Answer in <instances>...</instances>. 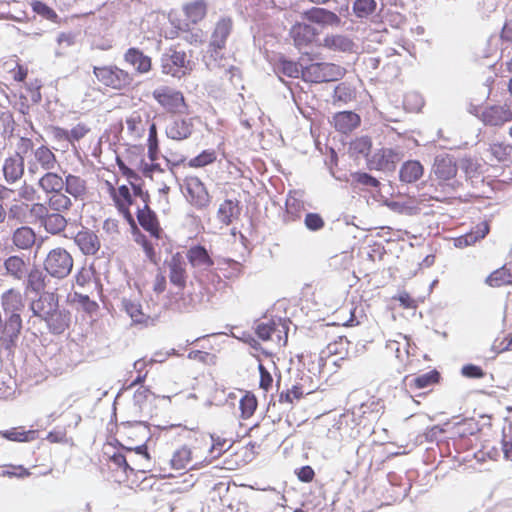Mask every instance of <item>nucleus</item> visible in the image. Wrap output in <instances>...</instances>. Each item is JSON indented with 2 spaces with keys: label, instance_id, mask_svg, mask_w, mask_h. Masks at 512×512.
<instances>
[{
  "label": "nucleus",
  "instance_id": "obj_1",
  "mask_svg": "<svg viewBox=\"0 0 512 512\" xmlns=\"http://www.w3.org/2000/svg\"><path fill=\"white\" fill-rule=\"evenodd\" d=\"M1 305L4 314L3 335L0 336V349L7 356H14L23 328L21 312L24 310L23 298L19 292L10 289L3 293Z\"/></svg>",
  "mask_w": 512,
  "mask_h": 512
},
{
  "label": "nucleus",
  "instance_id": "obj_2",
  "mask_svg": "<svg viewBox=\"0 0 512 512\" xmlns=\"http://www.w3.org/2000/svg\"><path fill=\"white\" fill-rule=\"evenodd\" d=\"M33 316L44 321L48 331L53 335H61L71 323L70 311L59 305V297L55 292H44L38 299L30 303Z\"/></svg>",
  "mask_w": 512,
  "mask_h": 512
},
{
  "label": "nucleus",
  "instance_id": "obj_3",
  "mask_svg": "<svg viewBox=\"0 0 512 512\" xmlns=\"http://www.w3.org/2000/svg\"><path fill=\"white\" fill-rule=\"evenodd\" d=\"M93 74L100 83L115 90L125 89L133 81L128 72L115 65L94 66Z\"/></svg>",
  "mask_w": 512,
  "mask_h": 512
},
{
  "label": "nucleus",
  "instance_id": "obj_4",
  "mask_svg": "<svg viewBox=\"0 0 512 512\" xmlns=\"http://www.w3.org/2000/svg\"><path fill=\"white\" fill-rule=\"evenodd\" d=\"M73 267L72 256L64 248H55L46 256L45 271L52 277L62 279L68 276Z\"/></svg>",
  "mask_w": 512,
  "mask_h": 512
},
{
  "label": "nucleus",
  "instance_id": "obj_5",
  "mask_svg": "<svg viewBox=\"0 0 512 512\" xmlns=\"http://www.w3.org/2000/svg\"><path fill=\"white\" fill-rule=\"evenodd\" d=\"M153 98L171 114H183L187 112V104L182 92L162 86L152 92Z\"/></svg>",
  "mask_w": 512,
  "mask_h": 512
},
{
  "label": "nucleus",
  "instance_id": "obj_6",
  "mask_svg": "<svg viewBox=\"0 0 512 512\" xmlns=\"http://www.w3.org/2000/svg\"><path fill=\"white\" fill-rule=\"evenodd\" d=\"M189 203L197 210H205L211 202V197L205 184L198 177H191L185 183Z\"/></svg>",
  "mask_w": 512,
  "mask_h": 512
},
{
  "label": "nucleus",
  "instance_id": "obj_7",
  "mask_svg": "<svg viewBox=\"0 0 512 512\" xmlns=\"http://www.w3.org/2000/svg\"><path fill=\"white\" fill-rule=\"evenodd\" d=\"M232 28L233 22L229 17H222L216 23L209 42V51L211 52V56L215 59L225 48L226 41L232 32Z\"/></svg>",
  "mask_w": 512,
  "mask_h": 512
},
{
  "label": "nucleus",
  "instance_id": "obj_8",
  "mask_svg": "<svg viewBox=\"0 0 512 512\" xmlns=\"http://www.w3.org/2000/svg\"><path fill=\"white\" fill-rule=\"evenodd\" d=\"M186 53L184 51H177L170 48L167 52L161 55V70L162 73L180 78L185 74L182 71L186 64Z\"/></svg>",
  "mask_w": 512,
  "mask_h": 512
},
{
  "label": "nucleus",
  "instance_id": "obj_9",
  "mask_svg": "<svg viewBox=\"0 0 512 512\" xmlns=\"http://www.w3.org/2000/svg\"><path fill=\"white\" fill-rule=\"evenodd\" d=\"M383 405L379 400L369 399L366 402L361 403L359 406L352 408V421L356 425L366 426L367 422L374 421L378 418L380 410Z\"/></svg>",
  "mask_w": 512,
  "mask_h": 512
},
{
  "label": "nucleus",
  "instance_id": "obj_10",
  "mask_svg": "<svg viewBox=\"0 0 512 512\" xmlns=\"http://www.w3.org/2000/svg\"><path fill=\"white\" fill-rule=\"evenodd\" d=\"M399 160L400 153L397 150L382 148L374 153L370 159H367V164L370 170L392 171Z\"/></svg>",
  "mask_w": 512,
  "mask_h": 512
},
{
  "label": "nucleus",
  "instance_id": "obj_11",
  "mask_svg": "<svg viewBox=\"0 0 512 512\" xmlns=\"http://www.w3.org/2000/svg\"><path fill=\"white\" fill-rule=\"evenodd\" d=\"M33 210L41 218V223L48 233L58 234L66 228L67 220L60 212L55 211L49 214L47 207L43 204H35Z\"/></svg>",
  "mask_w": 512,
  "mask_h": 512
},
{
  "label": "nucleus",
  "instance_id": "obj_12",
  "mask_svg": "<svg viewBox=\"0 0 512 512\" xmlns=\"http://www.w3.org/2000/svg\"><path fill=\"white\" fill-rule=\"evenodd\" d=\"M136 217L139 225L155 239L162 237L163 230L160 226L158 216L150 206L137 207Z\"/></svg>",
  "mask_w": 512,
  "mask_h": 512
},
{
  "label": "nucleus",
  "instance_id": "obj_13",
  "mask_svg": "<svg viewBox=\"0 0 512 512\" xmlns=\"http://www.w3.org/2000/svg\"><path fill=\"white\" fill-rule=\"evenodd\" d=\"M441 374L438 370L432 369L428 372L412 377L407 375L403 379V385L409 392L421 390L439 383Z\"/></svg>",
  "mask_w": 512,
  "mask_h": 512
},
{
  "label": "nucleus",
  "instance_id": "obj_14",
  "mask_svg": "<svg viewBox=\"0 0 512 512\" xmlns=\"http://www.w3.org/2000/svg\"><path fill=\"white\" fill-rule=\"evenodd\" d=\"M318 31L311 24L296 22L290 29V36L298 49L309 46L315 39Z\"/></svg>",
  "mask_w": 512,
  "mask_h": 512
},
{
  "label": "nucleus",
  "instance_id": "obj_15",
  "mask_svg": "<svg viewBox=\"0 0 512 512\" xmlns=\"http://www.w3.org/2000/svg\"><path fill=\"white\" fill-rule=\"evenodd\" d=\"M193 128L192 118H175L167 124L165 133L169 139L182 141L192 135Z\"/></svg>",
  "mask_w": 512,
  "mask_h": 512
},
{
  "label": "nucleus",
  "instance_id": "obj_16",
  "mask_svg": "<svg viewBox=\"0 0 512 512\" xmlns=\"http://www.w3.org/2000/svg\"><path fill=\"white\" fill-rule=\"evenodd\" d=\"M458 166L455 158L449 154L437 155L434 159L433 171L438 179L450 180L457 174Z\"/></svg>",
  "mask_w": 512,
  "mask_h": 512
},
{
  "label": "nucleus",
  "instance_id": "obj_17",
  "mask_svg": "<svg viewBox=\"0 0 512 512\" xmlns=\"http://www.w3.org/2000/svg\"><path fill=\"white\" fill-rule=\"evenodd\" d=\"M305 18L321 26H339L341 18L333 11L321 7H313L304 12Z\"/></svg>",
  "mask_w": 512,
  "mask_h": 512
},
{
  "label": "nucleus",
  "instance_id": "obj_18",
  "mask_svg": "<svg viewBox=\"0 0 512 512\" xmlns=\"http://www.w3.org/2000/svg\"><path fill=\"white\" fill-rule=\"evenodd\" d=\"M482 120L485 125L502 126L512 120V111L507 106H489L482 112Z\"/></svg>",
  "mask_w": 512,
  "mask_h": 512
},
{
  "label": "nucleus",
  "instance_id": "obj_19",
  "mask_svg": "<svg viewBox=\"0 0 512 512\" xmlns=\"http://www.w3.org/2000/svg\"><path fill=\"white\" fill-rule=\"evenodd\" d=\"M321 45L328 50L342 53H353L356 48L354 41L343 34H327Z\"/></svg>",
  "mask_w": 512,
  "mask_h": 512
},
{
  "label": "nucleus",
  "instance_id": "obj_20",
  "mask_svg": "<svg viewBox=\"0 0 512 512\" xmlns=\"http://www.w3.org/2000/svg\"><path fill=\"white\" fill-rule=\"evenodd\" d=\"M288 324L285 319H269L266 322H259L255 327V334L262 341H268L275 332L287 334Z\"/></svg>",
  "mask_w": 512,
  "mask_h": 512
},
{
  "label": "nucleus",
  "instance_id": "obj_21",
  "mask_svg": "<svg viewBox=\"0 0 512 512\" xmlns=\"http://www.w3.org/2000/svg\"><path fill=\"white\" fill-rule=\"evenodd\" d=\"M186 257L189 264L194 268H209L214 265V260L212 259L209 251L201 244L192 245L187 250Z\"/></svg>",
  "mask_w": 512,
  "mask_h": 512
},
{
  "label": "nucleus",
  "instance_id": "obj_22",
  "mask_svg": "<svg viewBox=\"0 0 512 512\" xmlns=\"http://www.w3.org/2000/svg\"><path fill=\"white\" fill-rule=\"evenodd\" d=\"M424 166L418 160H407L402 163L399 170V180L405 184H412L421 179Z\"/></svg>",
  "mask_w": 512,
  "mask_h": 512
},
{
  "label": "nucleus",
  "instance_id": "obj_23",
  "mask_svg": "<svg viewBox=\"0 0 512 512\" xmlns=\"http://www.w3.org/2000/svg\"><path fill=\"white\" fill-rule=\"evenodd\" d=\"M74 242L85 255H94L100 248L98 236L90 230L79 231Z\"/></svg>",
  "mask_w": 512,
  "mask_h": 512
},
{
  "label": "nucleus",
  "instance_id": "obj_24",
  "mask_svg": "<svg viewBox=\"0 0 512 512\" xmlns=\"http://www.w3.org/2000/svg\"><path fill=\"white\" fill-rule=\"evenodd\" d=\"M360 116L354 111H340L334 114L333 124L337 131L348 133L360 124Z\"/></svg>",
  "mask_w": 512,
  "mask_h": 512
},
{
  "label": "nucleus",
  "instance_id": "obj_25",
  "mask_svg": "<svg viewBox=\"0 0 512 512\" xmlns=\"http://www.w3.org/2000/svg\"><path fill=\"white\" fill-rule=\"evenodd\" d=\"M490 227L487 222H481L473 227L469 232L457 237L454 240V245L457 248H465L477 241L483 239L489 233Z\"/></svg>",
  "mask_w": 512,
  "mask_h": 512
},
{
  "label": "nucleus",
  "instance_id": "obj_26",
  "mask_svg": "<svg viewBox=\"0 0 512 512\" xmlns=\"http://www.w3.org/2000/svg\"><path fill=\"white\" fill-rule=\"evenodd\" d=\"M490 227L487 222H481L473 227L469 232L457 237L454 240V245L457 248H465L477 241L483 239L489 233Z\"/></svg>",
  "mask_w": 512,
  "mask_h": 512
},
{
  "label": "nucleus",
  "instance_id": "obj_27",
  "mask_svg": "<svg viewBox=\"0 0 512 512\" xmlns=\"http://www.w3.org/2000/svg\"><path fill=\"white\" fill-rule=\"evenodd\" d=\"M490 227L487 222H481L473 227L469 232L457 237L454 240V245L457 248H465L477 241L483 239L489 233Z\"/></svg>",
  "mask_w": 512,
  "mask_h": 512
},
{
  "label": "nucleus",
  "instance_id": "obj_28",
  "mask_svg": "<svg viewBox=\"0 0 512 512\" xmlns=\"http://www.w3.org/2000/svg\"><path fill=\"white\" fill-rule=\"evenodd\" d=\"M124 58L126 62L131 64L138 73H147L151 70L152 60L149 56L145 55L142 50L136 47L129 48Z\"/></svg>",
  "mask_w": 512,
  "mask_h": 512
},
{
  "label": "nucleus",
  "instance_id": "obj_29",
  "mask_svg": "<svg viewBox=\"0 0 512 512\" xmlns=\"http://www.w3.org/2000/svg\"><path fill=\"white\" fill-rule=\"evenodd\" d=\"M241 213V206L238 200L226 199L220 204L217 211L218 220L228 226L234 219H237Z\"/></svg>",
  "mask_w": 512,
  "mask_h": 512
},
{
  "label": "nucleus",
  "instance_id": "obj_30",
  "mask_svg": "<svg viewBox=\"0 0 512 512\" xmlns=\"http://www.w3.org/2000/svg\"><path fill=\"white\" fill-rule=\"evenodd\" d=\"M169 279L180 289L186 286V270L179 254L173 255L169 262Z\"/></svg>",
  "mask_w": 512,
  "mask_h": 512
},
{
  "label": "nucleus",
  "instance_id": "obj_31",
  "mask_svg": "<svg viewBox=\"0 0 512 512\" xmlns=\"http://www.w3.org/2000/svg\"><path fill=\"white\" fill-rule=\"evenodd\" d=\"M64 190L67 194L71 195L74 199H83L86 191V181L80 176L68 173L64 179Z\"/></svg>",
  "mask_w": 512,
  "mask_h": 512
},
{
  "label": "nucleus",
  "instance_id": "obj_32",
  "mask_svg": "<svg viewBox=\"0 0 512 512\" xmlns=\"http://www.w3.org/2000/svg\"><path fill=\"white\" fill-rule=\"evenodd\" d=\"M274 72L280 80L282 79V76L298 78L299 75H301V70L299 69L298 63L284 55H281L275 62Z\"/></svg>",
  "mask_w": 512,
  "mask_h": 512
},
{
  "label": "nucleus",
  "instance_id": "obj_33",
  "mask_svg": "<svg viewBox=\"0 0 512 512\" xmlns=\"http://www.w3.org/2000/svg\"><path fill=\"white\" fill-rule=\"evenodd\" d=\"M39 187L46 193L52 194L64 190V179L52 170L47 171L39 180Z\"/></svg>",
  "mask_w": 512,
  "mask_h": 512
},
{
  "label": "nucleus",
  "instance_id": "obj_34",
  "mask_svg": "<svg viewBox=\"0 0 512 512\" xmlns=\"http://www.w3.org/2000/svg\"><path fill=\"white\" fill-rule=\"evenodd\" d=\"M24 173V159L15 156L5 160L3 165V174L7 182L14 183L22 177Z\"/></svg>",
  "mask_w": 512,
  "mask_h": 512
},
{
  "label": "nucleus",
  "instance_id": "obj_35",
  "mask_svg": "<svg viewBox=\"0 0 512 512\" xmlns=\"http://www.w3.org/2000/svg\"><path fill=\"white\" fill-rule=\"evenodd\" d=\"M122 310L131 318L133 324H147L149 316L145 315L142 305L134 300L123 298L121 301Z\"/></svg>",
  "mask_w": 512,
  "mask_h": 512
},
{
  "label": "nucleus",
  "instance_id": "obj_36",
  "mask_svg": "<svg viewBox=\"0 0 512 512\" xmlns=\"http://www.w3.org/2000/svg\"><path fill=\"white\" fill-rule=\"evenodd\" d=\"M0 436L8 441L31 442L37 439L38 431L34 429L25 430L23 427H13L0 431Z\"/></svg>",
  "mask_w": 512,
  "mask_h": 512
},
{
  "label": "nucleus",
  "instance_id": "obj_37",
  "mask_svg": "<svg viewBox=\"0 0 512 512\" xmlns=\"http://www.w3.org/2000/svg\"><path fill=\"white\" fill-rule=\"evenodd\" d=\"M36 240L34 230L29 226H21L17 228L12 236L13 244L19 249H29Z\"/></svg>",
  "mask_w": 512,
  "mask_h": 512
},
{
  "label": "nucleus",
  "instance_id": "obj_38",
  "mask_svg": "<svg viewBox=\"0 0 512 512\" xmlns=\"http://www.w3.org/2000/svg\"><path fill=\"white\" fill-rule=\"evenodd\" d=\"M207 2L205 0H194L187 3L184 7L186 17L193 23L197 24L203 20L207 14Z\"/></svg>",
  "mask_w": 512,
  "mask_h": 512
},
{
  "label": "nucleus",
  "instance_id": "obj_39",
  "mask_svg": "<svg viewBox=\"0 0 512 512\" xmlns=\"http://www.w3.org/2000/svg\"><path fill=\"white\" fill-rule=\"evenodd\" d=\"M387 480L391 486L397 488V490L394 491L395 501L403 500L405 497L408 496L409 491L411 489V484L408 481L403 482V480H407L406 478H404L403 476L399 475L396 472H389L387 474Z\"/></svg>",
  "mask_w": 512,
  "mask_h": 512
},
{
  "label": "nucleus",
  "instance_id": "obj_40",
  "mask_svg": "<svg viewBox=\"0 0 512 512\" xmlns=\"http://www.w3.org/2000/svg\"><path fill=\"white\" fill-rule=\"evenodd\" d=\"M4 268L8 275H11L16 279H22L27 272L26 262L18 255L8 257L4 261Z\"/></svg>",
  "mask_w": 512,
  "mask_h": 512
},
{
  "label": "nucleus",
  "instance_id": "obj_41",
  "mask_svg": "<svg viewBox=\"0 0 512 512\" xmlns=\"http://www.w3.org/2000/svg\"><path fill=\"white\" fill-rule=\"evenodd\" d=\"M485 283L490 287H501L512 284V273L503 265L490 273L486 277Z\"/></svg>",
  "mask_w": 512,
  "mask_h": 512
},
{
  "label": "nucleus",
  "instance_id": "obj_42",
  "mask_svg": "<svg viewBox=\"0 0 512 512\" xmlns=\"http://www.w3.org/2000/svg\"><path fill=\"white\" fill-rule=\"evenodd\" d=\"M34 157L37 163L46 171L53 170L57 166L55 154L45 145L38 147L34 151Z\"/></svg>",
  "mask_w": 512,
  "mask_h": 512
},
{
  "label": "nucleus",
  "instance_id": "obj_43",
  "mask_svg": "<svg viewBox=\"0 0 512 512\" xmlns=\"http://www.w3.org/2000/svg\"><path fill=\"white\" fill-rule=\"evenodd\" d=\"M453 434L457 435L460 440L465 439L467 436L476 435L480 430L479 423L473 418L464 419L462 422H457L453 426Z\"/></svg>",
  "mask_w": 512,
  "mask_h": 512
},
{
  "label": "nucleus",
  "instance_id": "obj_44",
  "mask_svg": "<svg viewBox=\"0 0 512 512\" xmlns=\"http://www.w3.org/2000/svg\"><path fill=\"white\" fill-rule=\"evenodd\" d=\"M243 265L232 259L223 258L218 262V270H220L225 278H236L242 274Z\"/></svg>",
  "mask_w": 512,
  "mask_h": 512
},
{
  "label": "nucleus",
  "instance_id": "obj_45",
  "mask_svg": "<svg viewBox=\"0 0 512 512\" xmlns=\"http://www.w3.org/2000/svg\"><path fill=\"white\" fill-rule=\"evenodd\" d=\"M301 78L305 82L324 83L322 62L312 63L302 68Z\"/></svg>",
  "mask_w": 512,
  "mask_h": 512
},
{
  "label": "nucleus",
  "instance_id": "obj_46",
  "mask_svg": "<svg viewBox=\"0 0 512 512\" xmlns=\"http://www.w3.org/2000/svg\"><path fill=\"white\" fill-rule=\"evenodd\" d=\"M46 280L47 275L44 274L39 269L34 268L28 273V288H30L32 291L36 292L40 296L42 293L45 292L44 289L47 285Z\"/></svg>",
  "mask_w": 512,
  "mask_h": 512
},
{
  "label": "nucleus",
  "instance_id": "obj_47",
  "mask_svg": "<svg viewBox=\"0 0 512 512\" xmlns=\"http://www.w3.org/2000/svg\"><path fill=\"white\" fill-rule=\"evenodd\" d=\"M334 104H347L355 98V89L346 82H341L334 88Z\"/></svg>",
  "mask_w": 512,
  "mask_h": 512
},
{
  "label": "nucleus",
  "instance_id": "obj_48",
  "mask_svg": "<svg viewBox=\"0 0 512 512\" xmlns=\"http://www.w3.org/2000/svg\"><path fill=\"white\" fill-rule=\"evenodd\" d=\"M48 205L53 211L62 212L71 208L72 201L63 193V190H60L59 192L50 194Z\"/></svg>",
  "mask_w": 512,
  "mask_h": 512
},
{
  "label": "nucleus",
  "instance_id": "obj_49",
  "mask_svg": "<svg viewBox=\"0 0 512 512\" xmlns=\"http://www.w3.org/2000/svg\"><path fill=\"white\" fill-rule=\"evenodd\" d=\"M112 197L118 210H121V206H132L135 203L134 195L129 186L125 184L120 185Z\"/></svg>",
  "mask_w": 512,
  "mask_h": 512
},
{
  "label": "nucleus",
  "instance_id": "obj_50",
  "mask_svg": "<svg viewBox=\"0 0 512 512\" xmlns=\"http://www.w3.org/2000/svg\"><path fill=\"white\" fill-rule=\"evenodd\" d=\"M257 405L258 401L256 396L251 392H247L239 401L241 418H250L256 411Z\"/></svg>",
  "mask_w": 512,
  "mask_h": 512
},
{
  "label": "nucleus",
  "instance_id": "obj_51",
  "mask_svg": "<svg viewBox=\"0 0 512 512\" xmlns=\"http://www.w3.org/2000/svg\"><path fill=\"white\" fill-rule=\"evenodd\" d=\"M351 184L354 187H356L357 185L372 188H377L380 186V182L376 177L372 176L368 172L362 171L351 173Z\"/></svg>",
  "mask_w": 512,
  "mask_h": 512
},
{
  "label": "nucleus",
  "instance_id": "obj_52",
  "mask_svg": "<svg viewBox=\"0 0 512 512\" xmlns=\"http://www.w3.org/2000/svg\"><path fill=\"white\" fill-rule=\"evenodd\" d=\"M376 6L375 0H355L352 9L358 18H366L375 12Z\"/></svg>",
  "mask_w": 512,
  "mask_h": 512
},
{
  "label": "nucleus",
  "instance_id": "obj_53",
  "mask_svg": "<svg viewBox=\"0 0 512 512\" xmlns=\"http://www.w3.org/2000/svg\"><path fill=\"white\" fill-rule=\"evenodd\" d=\"M372 148V141L368 136H362L350 143V150L355 156L367 157Z\"/></svg>",
  "mask_w": 512,
  "mask_h": 512
},
{
  "label": "nucleus",
  "instance_id": "obj_54",
  "mask_svg": "<svg viewBox=\"0 0 512 512\" xmlns=\"http://www.w3.org/2000/svg\"><path fill=\"white\" fill-rule=\"evenodd\" d=\"M191 454H192L191 450L186 446L175 451L170 460L171 467L175 470L185 469L186 465L191 460Z\"/></svg>",
  "mask_w": 512,
  "mask_h": 512
},
{
  "label": "nucleus",
  "instance_id": "obj_55",
  "mask_svg": "<svg viewBox=\"0 0 512 512\" xmlns=\"http://www.w3.org/2000/svg\"><path fill=\"white\" fill-rule=\"evenodd\" d=\"M305 392L303 386L299 383L293 384L291 388L283 390L279 394V402L292 405L294 400H300Z\"/></svg>",
  "mask_w": 512,
  "mask_h": 512
},
{
  "label": "nucleus",
  "instance_id": "obj_56",
  "mask_svg": "<svg viewBox=\"0 0 512 512\" xmlns=\"http://www.w3.org/2000/svg\"><path fill=\"white\" fill-rule=\"evenodd\" d=\"M31 7L33 12L42 16L43 18L50 20L54 23H57L59 21L58 14L55 12L53 8L48 6L45 2L40 0H34L31 3Z\"/></svg>",
  "mask_w": 512,
  "mask_h": 512
},
{
  "label": "nucleus",
  "instance_id": "obj_57",
  "mask_svg": "<svg viewBox=\"0 0 512 512\" xmlns=\"http://www.w3.org/2000/svg\"><path fill=\"white\" fill-rule=\"evenodd\" d=\"M324 82H334L341 79L346 70L334 63L322 62Z\"/></svg>",
  "mask_w": 512,
  "mask_h": 512
},
{
  "label": "nucleus",
  "instance_id": "obj_58",
  "mask_svg": "<svg viewBox=\"0 0 512 512\" xmlns=\"http://www.w3.org/2000/svg\"><path fill=\"white\" fill-rule=\"evenodd\" d=\"M215 160L216 153L214 150H203L200 154L190 159L188 165L192 168H202L212 164Z\"/></svg>",
  "mask_w": 512,
  "mask_h": 512
},
{
  "label": "nucleus",
  "instance_id": "obj_59",
  "mask_svg": "<svg viewBox=\"0 0 512 512\" xmlns=\"http://www.w3.org/2000/svg\"><path fill=\"white\" fill-rule=\"evenodd\" d=\"M0 124L2 127L1 135L10 138L14 132V118L13 114L8 110H0Z\"/></svg>",
  "mask_w": 512,
  "mask_h": 512
},
{
  "label": "nucleus",
  "instance_id": "obj_60",
  "mask_svg": "<svg viewBox=\"0 0 512 512\" xmlns=\"http://www.w3.org/2000/svg\"><path fill=\"white\" fill-rule=\"evenodd\" d=\"M135 241L137 242V244L141 245L146 257L152 262V263H156L157 262V254H156V250L154 248V245L153 243L147 238L146 235L140 233Z\"/></svg>",
  "mask_w": 512,
  "mask_h": 512
},
{
  "label": "nucleus",
  "instance_id": "obj_61",
  "mask_svg": "<svg viewBox=\"0 0 512 512\" xmlns=\"http://www.w3.org/2000/svg\"><path fill=\"white\" fill-rule=\"evenodd\" d=\"M304 224L309 231L316 232L324 227L325 221L319 213L308 212L305 215Z\"/></svg>",
  "mask_w": 512,
  "mask_h": 512
},
{
  "label": "nucleus",
  "instance_id": "obj_62",
  "mask_svg": "<svg viewBox=\"0 0 512 512\" xmlns=\"http://www.w3.org/2000/svg\"><path fill=\"white\" fill-rule=\"evenodd\" d=\"M511 150L512 146L505 145L503 143H495L490 146V152L498 162L506 161L511 153Z\"/></svg>",
  "mask_w": 512,
  "mask_h": 512
},
{
  "label": "nucleus",
  "instance_id": "obj_63",
  "mask_svg": "<svg viewBox=\"0 0 512 512\" xmlns=\"http://www.w3.org/2000/svg\"><path fill=\"white\" fill-rule=\"evenodd\" d=\"M387 207L392 211L406 214V215H415L418 212V208L415 205H411L406 202H398V201H390L386 203Z\"/></svg>",
  "mask_w": 512,
  "mask_h": 512
},
{
  "label": "nucleus",
  "instance_id": "obj_64",
  "mask_svg": "<svg viewBox=\"0 0 512 512\" xmlns=\"http://www.w3.org/2000/svg\"><path fill=\"white\" fill-rule=\"evenodd\" d=\"M212 446L210 452L216 453L215 456H221L223 453L227 452L231 447L232 443L225 438H221L220 436L211 435Z\"/></svg>",
  "mask_w": 512,
  "mask_h": 512
}]
</instances>
